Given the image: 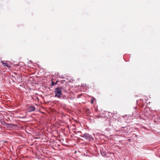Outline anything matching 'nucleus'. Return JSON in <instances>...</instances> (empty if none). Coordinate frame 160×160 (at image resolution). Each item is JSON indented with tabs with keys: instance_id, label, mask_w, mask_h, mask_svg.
<instances>
[{
	"instance_id": "nucleus-1",
	"label": "nucleus",
	"mask_w": 160,
	"mask_h": 160,
	"mask_svg": "<svg viewBox=\"0 0 160 160\" xmlns=\"http://www.w3.org/2000/svg\"><path fill=\"white\" fill-rule=\"evenodd\" d=\"M55 97L60 98L62 95V88H56L55 91Z\"/></svg>"
},
{
	"instance_id": "nucleus-2",
	"label": "nucleus",
	"mask_w": 160,
	"mask_h": 160,
	"mask_svg": "<svg viewBox=\"0 0 160 160\" xmlns=\"http://www.w3.org/2000/svg\"><path fill=\"white\" fill-rule=\"evenodd\" d=\"M35 110V108L33 106H30L28 108V110L29 112H32Z\"/></svg>"
},
{
	"instance_id": "nucleus-3",
	"label": "nucleus",
	"mask_w": 160,
	"mask_h": 160,
	"mask_svg": "<svg viewBox=\"0 0 160 160\" xmlns=\"http://www.w3.org/2000/svg\"><path fill=\"white\" fill-rule=\"evenodd\" d=\"M83 137L87 139H88L89 138V136L87 133H85L84 134Z\"/></svg>"
},
{
	"instance_id": "nucleus-4",
	"label": "nucleus",
	"mask_w": 160,
	"mask_h": 160,
	"mask_svg": "<svg viewBox=\"0 0 160 160\" xmlns=\"http://www.w3.org/2000/svg\"><path fill=\"white\" fill-rule=\"evenodd\" d=\"M1 62L2 63V64L4 66H6L8 68L10 67V66L9 65H8V64L7 63L4 62Z\"/></svg>"
},
{
	"instance_id": "nucleus-5",
	"label": "nucleus",
	"mask_w": 160,
	"mask_h": 160,
	"mask_svg": "<svg viewBox=\"0 0 160 160\" xmlns=\"http://www.w3.org/2000/svg\"><path fill=\"white\" fill-rule=\"evenodd\" d=\"M17 81L18 82H20L22 81V79L19 76V78L18 79Z\"/></svg>"
},
{
	"instance_id": "nucleus-6",
	"label": "nucleus",
	"mask_w": 160,
	"mask_h": 160,
	"mask_svg": "<svg viewBox=\"0 0 160 160\" xmlns=\"http://www.w3.org/2000/svg\"><path fill=\"white\" fill-rule=\"evenodd\" d=\"M58 82V81H57L55 83H54L53 81H52V86H53L55 84H56L57 83V82Z\"/></svg>"
},
{
	"instance_id": "nucleus-7",
	"label": "nucleus",
	"mask_w": 160,
	"mask_h": 160,
	"mask_svg": "<svg viewBox=\"0 0 160 160\" xmlns=\"http://www.w3.org/2000/svg\"><path fill=\"white\" fill-rule=\"evenodd\" d=\"M94 101H93V99H92L91 101V103H93Z\"/></svg>"
},
{
	"instance_id": "nucleus-8",
	"label": "nucleus",
	"mask_w": 160,
	"mask_h": 160,
	"mask_svg": "<svg viewBox=\"0 0 160 160\" xmlns=\"http://www.w3.org/2000/svg\"><path fill=\"white\" fill-rule=\"evenodd\" d=\"M92 99H93V101H94V100H95V99L93 98Z\"/></svg>"
}]
</instances>
